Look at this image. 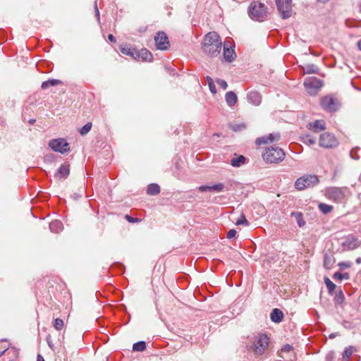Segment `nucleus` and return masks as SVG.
<instances>
[{
    "instance_id": "46",
    "label": "nucleus",
    "mask_w": 361,
    "mask_h": 361,
    "mask_svg": "<svg viewBox=\"0 0 361 361\" xmlns=\"http://www.w3.org/2000/svg\"><path fill=\"white\" fill-rule=\"evenodd\" d=\"M236 233L237 232L235 229H230L227 233V238L231 239L235 236Z\"/></svg>"
},
{
    "instance_id": "41",
    "label": "nucleus",
    "mask_w": 361,
    "mask_h": 361,
    "mask_svg": "<svg viewBox=\"0 0 361 361\" xmlns=\"http://www.w3.org/2000/svg\"><path fill=\"white\" fill-rule=\"evenodd\" d=\"M92 128V123H87L80 130V133L82 135H86Z\"/></svg>"
},
{
    "instance_id": "11",
    "label": "nucleus",
    "mask_w": 361,
    "mask_h": 361,
    "mask_svg": "<svg viewBox=\"0 0 361 361\" xmlns=\"http://www.w3.org/2000/svg\"><path fill=\"white\" fill-rule=\"evenodd\" d=\"M156 47L160 50H166L169 47V41L166 33L159 32L154 37Z\"/></svg>"
},
{
    "instance_id": "34",
    "label": "nucleus",
    "mask_w": 361,
    "mask_h": 361,
    "mask_svg": "<svg viewBox=\"0 0 361 361\" xmlns=\"http://www.w3.org/2000/svg\"><path fill=\"white\" fill-rule=\"evenodd\" d=\"M318 207L319 210L324 214L330 213L334 209L331 205L325 203H319Z\"/></svg>"
},
{
    "instance_id": "35",
    "label": "nucleus",
    "mask_w": 361,
    "mask_h": 361,
    "mask_svg": "<svg viewBox=\"0 0 361 361\" xmlns=\"http://www.w3.org/2000/svg\"><path fill=\"white\" fill-rule=\"evenodd\" d=\"M291 216H295L299 227H302L305 224V221L303 219L302 213L292 212Z\"/></svg>"
},
{
    "instance_id": "16",
    "label": "nucleus",
    "mask_w": 361,
    "mask_h": 361,
    "mask_svg": "<svg viewBox=\"0 0 361 361\" xmlns=\"http://www.w3.org/2000/svg\"><path fill=\"white\" fill-rule=\"evenodd\" d=\"M307 128L314 133H318L326 129V123L323 120H317L307 124Z\"/></svg>"
},
{
    "instance_id": "5",
    "label": "nucleus",
    "mask_w": 361,
    "mask_h": 361,
    "mask_svg": "<svg viewBox=\"0 0 361 361\" xmlns=\"http://www.w3.org/2000/svg\"><path fill=\"white\" fill-rule=\"evenodd\" d=\"M319 183V179L315 175L303 176L295 183V186L298 190H302L305 188L313 187Z\"/></svg>"
},
{
    "instance_id": "14",
    "label": "nucleus",
    "mask_w": 361,
    "mask_h": 361,
    "mask_svg": "<svg viewBox=\"0 0 361 361\" xmlns=\"http://www.w3.org/2000/svg\"><path fill=\"white\" fill-rule=\"evenodd\" d=\"M280 138L279 134L271 133L269 135L259 137L256 140V145H261L262 144H267L274 141H278Z\"/></svg>"
},
{
    "instance_id": "26",
    "label": "nucleus",
    "mask_w": 361,
    "mask_h": 361,
    "mask_svg": "<svg viewBox=\"0 0 361 361\" xmlns=\"http://www.w3.org/2000/svg\"><path fill=\"white\" fill-rule=\"evenodd\" d=\"M121 52L125 55L133 57L135 60L137 59V57L138 56V51H137L135 49H131L127 47L121 48Z\"/></svg>"
},
{
    "instance_id": "55",
    "label": "nucleus",
    "mask_w": 361,
    "mask_h": 361,
    "mask_svg": "<svg viewBox=\"0 0 361 361\" xmlns=\"http://www.w3.org/2000/svg\"><path fill=\"white\" fill-rule=\"evenodd\" d=\"M105 360H106V361H108L109 360V356H106L105 357Z\"/></svg>"
},
{
    "instance_id": "37",
    "label": "nucleus",
    "mask_w": 361,
    "mask_h": 361,
    "mask_svg": "<svg viewBox=\"0 0 361 361\" xmlns=\"http://www.w3.org/2000/svg\"><path fill=\"white\" fill-rule=\"evenodd\" d=\"M206 80H207V84H208V86H209L210 92L212 94H216V86L214 85V82L213 81V79L211 77H209V76H207Z\"/></svg>"
},
{
    "instance_id": "51",
    "label": "nucleus",
    "mask_w": 361,
    "mask_h": 361,
    "mask_svg": "<svg viewBox=\"0 0 361 361\" xmlns=\"http://www.w3.org/2000/svg\"><path fill=\"white\" fill-rule=\"evenodd\" d=\"M37 361H44L43 357L41 355H37Z\"/></svg>"
},
{
    "instance_id": "20",
    "label": "nucleus",
    "mask_w": 361,
    "mask_h": 361,
    "mask_svg": "<svg viewBox=\"0 0 361 361\" xmlns=\"http://www.w3.org/2000/svg\"><path fill=\"white\" fill-rule=\"evenodd\" d=\"M247 100L252 104L258 106L260 104L262 101L261 95L259 92L252 91L247 94Z\"/></svg>"
},
{
    "instance_id": "38",
    "label": "nucleus",
    "mask_w": 361,
    "mask_h": 361,
    "mask_svg": "<svg viewBox=\"0 0 361 361\" xmlns=\"http://www.w3.org/2000/svg\"><path fill=\"white\" fill-rule=\"evenodd\" d=\"M348 273L341 274L340 272H336L333 275V279L335 280H342V279H349Z\"/></svg>"
},
{
    "instance_id": "23",
    "label": "nucleus",
    "mask_w": 361,
    "mask_h": 361,
    "mask_svg": "<svg viewBox=\"0 0 361 361\" xmlns=\"http://www.w3.org/2000/svg\"><path fill=\"white\" fill-rule=\"evenodd\" d=\"M225 100L227 104L231 107L236 104L238 101V97L235 92H233V91H229L226 93Z\"/></svg>"
},
{
    "instance_id": "43",
    "label": "nucleus",
    "mask_w": 361,
    "mask_h": 361,
    "mask_svg": "<svg viewBox=\"0 0 361 361\" xmlns=\"http://www.w3.org/2000/svg\"><path fill=\"white\" fill-rule=\"evenodd\" d=\"M216 82L223 90L227 89L228 84L225 80H221V79H217Z\"/></svg>"
},
{
    "instance_id": "19",
    "label": "nucleus",
    "mask_w": 361,
    "mask_h": 361,
    "mask_svg": "<svg viewBox=\"0 0 361 361\" xmlns=\"http://www.w3.org/2000/svg\"><path fill=\"white\" fill-rule=\"evenodd\" d=\"M153 56L152 53L147 49H142L138 51V56L136 60H141L142 61L150 62L152 61Z\"/></svg>"
},
{
    "instance_id": "4",
    "label": "nucleus",
    "mask_w": 361,
    "mask_h": 361,
    "mask_svg": "<svg viewBox=\"0 0 361 361\" xmlns=\"http://www.w3.org/2000/svg\"><path fill=\"white\" fill-rule=\"evenodd\" d=\"M263 159L268 163H279L283 160L285 153L279 147H270L267 148L262 154Z\"/></svg>"
},
{
    "instance_id": "49",
    "label": "nucleus",
    "mask_w": 361,
    "mask_h": 361,
    "mask_svg": "<svg viewBox=\"0 0 361 361\" xmlns=\"http://www.w3.org/2000/svg\"><path fill=\"white\" fill-rule=\"evenodd\" d=\"M47 343H48L49 346L51 349H53V348H54V345H53L52 341H51V336H49H49L47 337Z\"/></svg>"
},
{
    "instance_id": "30",
    "label": "nucleus",
    "mask_w": 361,
    "mask_h": 361,
    "mask_svg": "<svg viewBox=\"0 0 361 361\" xmlns=\"http://www.w3.org/2000/svg\"><path fill=\"white\" fill-rule=\"evenodd\" d=\"M303 71L306 74L318 73L319 68L314 64H307L303 67Z\"/></svg>"
},
{
    "instance_id": "13",
    "label": "nucleus",
    "mask_w": 361,
    "mask_h": 361,
    "mask_svg": "<svg viewBox=\"0 0 361 361\" xmlns=\"http://www.w3.org/2000/svg\"><path fill=\"white\" fill-rule=\"evenodd\" d=\"M360 245V242L357 238L350 235L345 238L343 243V246L347 250H355Z\"/></svg>"
},
{
    "instance_id": "39",
    "label": "nucleus",
    "mask_w": 361,
    "mask_h": 361,
    "mask_svg": "<svg viewBox=\"0 0 361 361\" xmlns=\"http://www.w3.org/2000/svg\"><path fill=\"white\" fill-rule=\"evenodd\" d=\"M53 326L56 330L60 331L64 326L63 321L61 319L57 318L54 321Z\"/></svg>"
},
{
    "instance_id": "32",
    "label": "nucleus",
    "mask_w": 361,
    "mask_h": 361,
    "mask_svg": "<svg viewBox=\"0 0 361 361\" xmlns=\"http://www.w3.org/2000/svg\"><path fill=\"white\" fill-rule=\"evenodd\" d=\"M303 143L307 145H312L316 143V139L309 134L305 135L301 137Z\"/></svg>"
},
{
    "instance_id": "53",
    "label": "nucleus",
    "mask_w": 361,
    "mask_h": 361,
    "mask_svg": "<svg viewBox=\"0 0 361 361\" xmlns=\"http://www.w3.org/2000/svg\"><path fill=\"white\" fill-rule=\"evenodd\" d=\"M339 265H340L341 267H350L349 265H348V264H345V263H341Z\"/></svg>"
},
{
    "instance_id": "44",
    "label": "nucleus",
    "mask_w": 361,
    "mask_h": 361,
    "mask_svg": "<svg viewBox=\"0 0 361 361\" xmlns=\"http://www.w3.org/2000/svg\"><path fill=\"white\" fill-rule=\"evenodd\" d=\"M236 224L237 225H246L247 226L248 225V221L247 220L245 219V216L244 215H242L240 219H239L237 221H236Z\"/></svg>"
},
{
    "instance_id": "42",
    "label": "nucleus",
    "mask_w": 361,
    "mask_h": 361,
    "mask_svg": "<svg viewBox=\"0 0 361 361\" xmlns=\"http://www.w3.org/2000/svg\"><path fill=\"white\" fill-rule=\"evenodd\" d=\"M333 265V262L331 260V259L328 257L327 255H326L324 257V267L326 268V269H331V267Z\"/></svg>"
},
{
    "instance_id": "48",
    "label": "nucleus",
    "mask_w": 361,
    "mask_h": 361,
    "mask_svg": "<svg viewBox=\"0 0 361 361\" xmlns=\"http://www.w3.org/2000/svg\"><path fill=\"white\" fill-rule=\"evenodd\" d=\"M94 11H95V14H96V16L98 19V20H99V8H98V6H97V1H94Z\"/></svg>"
},
{
    "instance_id": "40",
    "label": "nucleus",
    "mask_w": 361,
    "mask_h": 361,
    "mask_svg": "<svg viewBox=\"0 0 361 361\" xmlns=\"http://www.w3.org/2000/svg\"><path fill=\"white\" fill-rule=\"evenodd\" d=\"M334 300L337 304H342L343 302L345 297L341 290H339V292L336 294Z\"/></svg>"
},
{
    "instance_id": "28",
    "label": "nucleus",
    "mask_w": 361,
    "mask_h": 361,
    "mask_svg": "<svg viewBox=\"0 0 361 361\" xmlns=\"http://www.w3.org/2000/svg\"><path fill=\"white\" fill-rule=\"evenodd\" d=\"M160 192V187L158 184L151 183L148 185L147 193L150 195H156Z\"/></svg>"
},
{
    "instance_id": "18",
    "label": "nucleus",
    "mask_w": 361,
    "mask_h": 361,
    "mask_svg": "<svg viewBox=\"0 0 361 361\" xmlns=\"http://www.w3.org/2000/svg\"><path fill=\"white\" fill-rule=\"evenodd\" d=\"M224 189V185L221 183L209 186V185H201L198 188V190L200 192H206V191H216L221 192Z\"/></svg>"
},
{
    "instance_id": "15",
    "label": "nucleus",
    "mask_w": 361,
    "mask_h": 361,
    "mask_svg": "<svg viewBox=\"0 0 361 361\" xmlns=\"http://www.w3.org/2000/svg\"><path fill=\"white\" fill-rule=\"evenodd\" d=\"M4 355L8 359V361H13L18 357V350L15 348H7L5 350L0 351V357Z\"/></svg>"
},
{
    "instance_id": "31",
    "label": "nucleus",
    "mask_w": 361,
    "mask_h": 361,
    "mask_svg": "<svg viewBox=\"0 0 361 361\" xmlns=\"http://www.w3.org/2000/svg\"><path fill=\"white\" fill-rule=\"evenodd\" d=\"M324 283L326 286L329 293L333 295L336 286L328 277L324 278Z\"/></svg>"
},
{
    "instance_id": "3",
    "label": "nucleus",
    "mask_w": 361,
    "mask_h": 361,
    "mask_svg": "<svg viewBox=\"0 0 361 361\" xmlns=\"http://www.w3.org/2000/svg\"><path fill=\"white\" fill-rule=\"evenodd\" d=\"M269 343V338L265 334H259L255 337L253 343L248 347V350L257 355H261L267 350Z\"/></svg>"
},
{
    "instance_id": "10",
    "label": "nucleus",
    "mask_w": 361,
    "mask_h": 361,
    "mask_svg": "<svg viewBox=\"0 0 361 361\" xmlns=\"http://www.w3.org/2000/svg\"><path fill=\"white\" fill-rule=\"evenodd\" d=\"M49 146L53 150L62 154L69 150L68 142L63 138L51 140L49 143Z\"/></svg>"
},
{
    "instance_id": "6",
    "label": "nucleus",
    "mask_w": 361,
    "mask_h": 361,
    "mask_svg": "<svg viewBox=\"0 0 361 361\" xmlns=\"http://www.w3.org/2000/svg\"><path fill=\"white\" fill-rule=\"evenodd\" d=\"M319 145L321 147L329 149L337 147L338 142L333 134L326 132L320 135Z\"/></svg>"
},
{
    "instance_id": "1",
    "label": "nucleus",
    "mask_w": 361,
    "mask_h": 361,
    "mask_svg": "<svg viewBox=\"0 0 361 361\" xmlns=\"http://www.w3.org/2000/svg\"><path fill=\"white\" fill-rule=\"evenodd\" d=\"M222 48V42L220 36L216 32L207 33L202 43V51L210 57L217 56Z\"/></svg>"
},
{
    "instance_id": "24",
    "label": "nucleus",
    "mask_w": 361,
    "mask_h": 361,
    "mask_svg": "<svg viewBox=\"0 0 361 361\" xmlns=\"http://www.w3.org/2000/svg\"><path fill=\"white\" fill-rule=\"evenodd\" d=\"M69 173H70L69 165L63 164L58 169L56 176L59 178H65L69 175Z\"/></svg>"
},
{
    "instance_id": "7",
    "label": "nucleus",
    "mask_w": 361,
    "mask_h": 361,
    "mask_svg": "<svg viewBox=\"0 0 361 361\" xmlns=\"http://www.w3.org/2000/svg\"><path fill=\"white\" fill-rule=\"evenodd\" d=\"M325 196L336 202H342L345 197L343 189L336 187L326 189Z\"/></svg>"
},
{
    "instance_id": "12",
    "label": "nucleus",
    "mask_w": 361,
    "mask_h": 361,
    "mask_svg": "<svg viewBox=\"0 0 361 361\" xmlns=\"http://www.w3.org/2000/svg\"><path fill=\"white\" fill-rule=\"evenodd\" d=\"M322 108L328 111H335L338 109V103L335 99L331 97H324L321 100Z\"/></svg>"
},
{
    "instance_id": "56",
    "label": "nucleus",
    "mask_w": 361,
    "mask_h": 361,
    "mask_svg": "<svg viewBox=\"0 0 361 361\" xmlns=\"http://www.w3.org/2000/svg\"><path fill=\"white\" fill-rule=\"evenodd\" d=\"M34 122H35V120H30V123H31V124L34 123Z\"/></svg>"
},
{
    "instance_id": "36",
    "label": "nucleus",
    "mask_w": 361,
    "mask_h": 361,
    "mask_svg": "<svg viewBox=\"0 0 361 361\" xmlns=\"http://www.w3.org/2000/svg\"><path fill=\"white\" fill-rule=\"evenodd\" d=\"M146 348V343L145 341H139L133 344V350L134 351L142 352Z\"/></svg>"
},
{
    "instance_id": "45",
    "label": "nucleus",
    "mask_w": 361,
    "mask_h": 361,
    "mask_svg": "<svg viewBox=\"0 0 361 361\" xmlns=\"http://www.w3.org/2000/svg\"><path fill=\"white\" fill-rule=\"evenodd\" d=\"M245 125L244 123H242V124H239V125H234L232 128V129L234 130V131H238V130H241L243 129H245Z\"/></svg>"
},
{
    "instance_id": "21",
    "label": "nucleus",
    "mask_w": 361,
    "mask_h": 361,
    "mask_svg": "<svg viewBox=\"0 0 361 361\" xmlns=\"http://www.w3.org/2000/svg\"><path fill=\"white\" fill-rule=\"evenodd\" d=\"M224 58L225 61L228 62L233 61L235 58V53L234 49H229L226 42L224 45Z\"/></svg>"
},
{
    "instance_id": "9",
    "label": "nucleus",
    "mask_w": 361,
    "mask_h": 361,
    "mask_svg": "<svg viewBox=\"0 0 361 361\" xmlns=\"http://www.w3.org/2000/svg\"><path fill=\"white\" fill-rule=\"evenodd\" d=\"M291 1L292 0H276L277 8L283 19H286L291 16Z\"/></svg>"
},
{
    "instance_id": "27",
    "label": "nucleus",
    "mask_w": 361,
    "mask_h": 361,
    "mask_svg": "<svg viewBox=\"0 0 361 361\" xmlns=\"http://www.w3.org/2000/svg\"><path fill=\"white\" fill-rule=\"evenodd\" d=\"M245 161L246 158L243 155H240L238 157L233 158L231 160V164L234 167H240L245 163Z\"/></svg>"
},
{
    "instance_id": "47",
    "label": "nucleus",
    "mask_w": 361,
    "mask_h": 361,
    "mask_svg": "<svg viewBox=\"0 0 361 361\" xmlns=\"http://www.w3.org/2000/svg\"><path fill=\"white\" fill-rule=\"evenodd\" d=\"M126 219L128 221H129L130 223H135V222H137V221H140L139 219L132 217L129 215H126Z\"/></svg>"
},
{
    "instance_id": "50",
    "label": "nucleus",
    "mask_w": 361,
    "mask_h": 361,
    "mask_svg": "<svg viewBox=\"0 0 361 361\" xmlns=\"http://www.w3.org/2000/svg\"><path fill=\"white\" fill-rule=\"evenodd\" d=\"M108 39L111 42L115 43L116 42V37L111 34L108 35Z\"/></svg>"
},
{
    "instance_id": "52",
    "label": "nucleus",
    "mask_w": 361,
    "mask_h": 361,
    "mask_svg": "<svg viewBox=\"0 0 361 361\" xmlns=\"http://www.w3.org/2000/svg\"><path fill=\"white\" fill-rule=\"evenodd\" d=\"M353 153H354V149H352V150H351V152H350V156H351V157H352V158H353V159H357V157H355V156L353 155Z\"/></svg>"
},
{
    "instance_id": "57",
    "label": "nucleus",
    "mask_w": 361,
    "mask_h": 361,
    "mask_svg": "<svg viewBox=\"0 0 361 361\" xmlns=\"http://www.w3.org/2000/svg\"><path fill=\"white\" fill-rule=\"evenodd\" d=\"M283 10H286V6H285V3H283Z\"/></svg>"
},
{
    "instance_id": "2",
    "label": "nucleus",
    "mask_w": 361,
    "mask_h": 361,
    "mask_svg": "<svg viewBox=\"0 0 361 361\" xmlns=\"http://www.w3.org/2000/svg\"><path fill=\"white\" fill-rule=\"evenodd\" d=\"M248 13L252 20L262 22L268 17V8L262 3L253 1L249 6Z\"/></svg>"
},
{
    "instance_id": "29",
    "label": "nucleus",
    "mask_w": 361,
    "mask_h": 361,
    "mask_svg": "<svg viewBox=\"0 0 361 361\" xmlns=\"http://www.w3.org/2000/svg\"><path fill=\"white\" fill-rule=\"evenodd\" d=\"M61 83V81L56 79H51L47 81H44L42 83L41 87L43 90L47 89L51 86H56Z\"/></svg>"
},
{
    "instance_id": "54",
    "label": "nucleus",
    "mask_w": 361,
    "mask_h": 361,
    "mask_svg": "<svg viewBox=\"0 0 361 361\" xmlns=\"http://www.w3.org/2000/svg\"><path fill=\"white\" fill-rule=\"evenodd\" d=\"M357 47L361 51V39L357 42Z\"/></svg>"
},
{
    "instance_id": "22",
    "label": "nucleus",
    "mask_w": 361,
    "mask_h": 361,
    "mask_svg": "<svg viewBox=\"0 0 361 361\" xmlns=\"http://www.w3.org/2000/svg\"><path fill=\"white\" fill-rule=\"evenodd\" d=\"M283 318V313L281 310L278 308H275L272 310L270 314V319L273 322L279 323Z\"/></svg>"
},
{
    "instance_id": "8",
    "label": "nucleus",
    "mask_w": 361,
    "mask_h": 361,
    "mask_svg": "<svg viewBox=\"0 0 361 361\" xmlns=\"http://www.w3.org/2000/svg\"><path fill=\"white\" fill-rule=\"evenodd\" d=\"M304 85L310 94H315L323 85L322 81L315 77H309L305 80Z\"/></svg>"
},
{
    "instance_id": "25",
    "label": "nucleus",
    "mask_w": 361,
    "mask_h": 361,
    "mask_svg": "<svg viewBox=\"0 0 361 361\" xmlns=\"http://www.w3.org/2000/svg\"><path fill=\"white\" fill-rule=\"evenodd\" d=\"M50 231L52 233H58L63 229V224L59 220L53 221L49 224Z\"/></svg>"
},
{
    "instance_id": "17",
    "label": "nucleus",
    "mask_w": 361,
    "mask_h": 361,
    "mask_svg": "<svg viewBox=\"0 0 361 361\" xmlns=\"http://www.w3.org/2000/svg\"><path fill=\"white\" fill-rule=\"evenodd\" d=\"M294 354V350L292 345L286 344L281 348L279 352V355L283 359L290 358L291 355Z\"/></svg>"
},
{
    "instance_id": "33",
    "label": "nucleus",
    "mask_w": 361,
    "mask_h": 361,
    "mask_svg": "<svg viewBox=\"0 0 361 361\" xmlns=\"http://www.w3.org/2000/svg\"><path fill=\"white\" fill-rule=\"evenodd\" d=\"M356 351V348L354 346H348L345 348L343 353V358L345 360L349 359L351 355Z\"/></svg>"
}]
</instances>
